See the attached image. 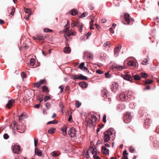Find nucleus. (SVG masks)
<instances>
[{
  "instance_id": "412c9836",
  "label": "nucleus",
  "mask_w": 159,
  "mask_h": 159,
  "mask_svg": "<svg viewBox=\"0 0 159 159\" xmlns=\"http://www.w3.org/2000/svg\"><path fill=\"white\" fill-rule=\"evenodd\" d=\"M78 11L76 9H73L70 11V14L72 16H75L78 14Z\"/></svg>"
},
{
  "instance_id": "ea45409f",
  "label": "nucleus",
  "mask_w": 159,
  "mask_h": 159,
  "mask_svg": "<svg viewBox=\"0 0 159 159\" xmlns=\"http://www.w3.org/2000/svg\"><path fill=\"white\" fill-rule=\"evenodd\" d=\"M34 87H36L37 88V89L39 88L40 86V84H39V83L38 82L34 83Z\"/></svg>"
},
{
  "instance_id": "338daca9",
  "label": "nucleus",
  "mask_w": 159,
  "mask_h": 159,
  "mask_svg": "<svg viewBox=\"0 0 159 159\" xmlns=\"http://www.w3.org/2000/svg\"><path fill=\"white\" fill-rule=\"evenodd\" d=\"M89 8L91 10H93L94 9V7L92 5H90L89 6Z\"/></svg>"
},
{
  "instance_id": "72a5a7b5",
  "label": "nucleus",
  "mask_w": 159,
  "mask_h": 159,
  "mask_svg": "<svg viewBox=\"0 0 159 159\" xmlns=\"http://www.w3.org/2000/svg\"><path fill=\"white\" fill-rule=\"evenodd\" d=\"M58 123V121L57 120H54L53 121H49L47 123V124H57Z\"/></svg>"
},
{
  "instance_id": "423d86ee",
  "label": "nucleus",
  "mask_w": 159,
  "mask_h": 159,
  "mask_svg": "<svg viewBox=\"0 0 159 159\" xmlns=\"http://www.w3.org/2000/svg\"><path fill=\"white\" fill-rule=\"evenodd\" d=\"M72 78L74 79L80 80H86L88 79L87 77L80 74L79 75H72Z\"/></svg>"
},
{
  "instance_id": "052dcab7",
  "label": "nucleus",
  "mask_w": 159,
  "mask_h": 159,
  "mask_svg": "<svg viewBox=\"0 0 159 159\" xmlns=\"http://www.w3.org/2000/svg\"><path fill=\"white\" fill-rule=\"evenodd\" d=\"M59 88L61 89L60 93H61L63 92L64 87L61 85L59 86Z\"/></svg>"
},
{
  "instance_id": "7ed1b4c3",
  "label": "nucleus",
  "mask_w": 159,
  "mask_h": 159,
  "mask_svg": "<svg viewBox=\"0 0 159 159\" xmlns=\"http://www.w3.org/2000/svg\"><path fill=\"white\" fill-rule=\"evenodd\" d=\"M14 127H15L18 131L20 133H23L25 131L26 128L25 125L20 121L17 124L16 122H13Z\"/></svg>"
},
{
  "instance_id": "864d4df0",
  "label": "nucleus",
  "mask_w": 159,
  "mask_h": 159,
  "mask_svg": "<svg viewBox=\"0 0 159 159\" xmlns=\"http://www.w3.org/2000/svg\"><path fill=\"white\" fill-rule=\"evenodd\" d=\"M83 69V70H83L84 71H85L86 72L89 73V71L86 67L84 66Z\"/></svg>"
},
{
  "instance_id": "39448f33",
  "label": "nucleus",
  "mask_w": 159,
  "mask_h": 159,
  "mask_svg": "<svg viewBox=\"0 0 159 159\" xmlns=\"http://www.w3.org/2000/svg\"><path fill=\"white\" fill-rule=\"evenodd\" d=\"M75 130L74 128H70V137L71 139L73 142H75L76 139V136L75 135Z\"/></svg>"
},
{
  "instance_id": "09e8293b",
  "label": "nucleus",
  "mask_w": 159,
  "mask_h": 159,
  "mask_svg": "<svg viewBox=\"0 0 159 159\" xmlns=\"http://www.w3.org/2000/svg\"><path fill=\"white\" fill-rule=\"evenodd\" d=\"M51 105L49 103H47L45 104V106L48 109H49L51 107Z\"/></svg>"
},
{
  "instance_id": "8fccbe9b",
  "label": "nucleus",
  "mask_w": 159,
  "mask_h": 159,
  "mask_svg": "<svg viewBox=\"0 0 159 159\" xmlns=\"http://www.w3.org/2000/svg\"><path fill=\"white\" fill-rule=\"evenodd\" d=\"M129 151L132 152L133 153L135 151V149L134 148H133L132 147H130L129 148Z\"/></svg>"
},
{
  "instance_id": "6e6d98bb",
  "label": "nucleus",
  "mask_w": 159,
  "mask_h": 159,
  "mask_svg": "<svg viewBox=\"0 0 159 159\" xmlns=\"http://www.w3.org/2000/svg\"><path fill=\"white\" fill-rule=\"evenodd\" d=\"M87 57L88 58L92 59L93 57V55L92 54H89V55L87 56Z\"/></svg>"
},
{
  "instance_id": "4468645a",
  "label": "nucleus",
  "mask_w": 159,
  "mask_h": 159,
  "mask_svg": "<svg viewBox=\"0 0 159 159\" xmlns=\"http://www.w3.org/2000/svg\"><path fill=\"white\" fill-rule=\"evenodd\" d=\"M97 120L96 116L94 115H92L90 119L88 121L87 123L90 124H93Z\"/></svg>"
},
{
  "instance_id": "ddd939ff",
  "label": "nucleus",
  "mask_w": 159,
  "mask_h": 159,
  "mask_svg": "<svg viewBox=\"0 0 159 159\" xmlns=\"http://www.w3.org/2000/svg\"><path fill=\"white\" fill-rule=\"evenodd\" d=\"M15 100L11 99L8 100L7 103L6 105V107L8 109H10L13 105V104L15 102Z\"/></svg>"
},
{
  "instance_id": "6ab92c4d",
  "label": "nucleus",
  "mask_w": 159,
  "mask_h": 159,
  "mask_svg": "<svg viewBox=\"0 0 159 159\" xmlns=\"http://www.w3.org/2000/svg\"><path fill=\"white\" fill-rule=\"evenodd\" d=\"M79 85L83 88H86L87 87V84L86 82L82 81L79 83Z\"/></svg>"
},
{
  "instance_id": "a211bd4d",
  "label": "nucleus",
  "mask_w": 159,
  "mask_h": 159,
  "mask_svg": "<svg viewBox=\"0 0 159 159\" xmlns=\"http://www.w3.org/2000/svg\"><path fill=\"white\" fill-rule=\"evenodd\" d=\"M124 18L125 19V20L127 22V24L128 25H129V24L130 17L129 15L127 13H125L124 15Z\"/></svg>"
},
{
  "instance_id": "0e129e2a",
  "label": "nucleus",
  "mask_w": 159,
  "mask_h": 159,
  "mask_svg": "<svg viewBox=\"0 0 159 159\" xmlns=\"http://www.w3.org/2000/svg\"><path fill=\"white\" fill-rule=\"evenodd\" d=\"M109 31H110L111 33H112L113 34L114 33V31L113 30L112 28L111 27L109 28Z\"/></svg>"
},
{
  "instance_id": "f257e3e1",
  "label": "nucleus",
  "mask_w": 159,
  "mask_h": 159,
  "mask_svg": "<svg viewBox=\"0 0 159 159\" xmlns=\"http://www.w3.org/2000/svg\"><path fill=\"white\" fill-rule=\"evenodd\" d=\"M69 28V21L68 20L67 23L65 26V29L63 30V32L64 34V36L66 41V46L63 49V52L66 53H70V48L69 47V43H68L70 38Z\"/></svg>"
},
{
  "instance_id": "774afa93",
  "label": "nucleus",
  "mask_w": 159,
  "mask_h": 159,
  "mask_svg": "<svg viewBox=\"0 0 159 159\" xmlns=\"http://www.w3.org/2000/svg\"><path fill=\"white\" fill-rule=\"evenodd\" d=\"M123 159H128V157L126 155H123L122 157Z\"/></svg>"
},
{
  "instance_id": "cd10ccee",
  "label": "nucleus",
  "mask_w": 159,
  "mask_h": 159,
  "mask_svg": "<svg viewBox=\"0 0 159 159\" xmlns=\"http://www.w3.org/2000/svg\"><path fill=\"white\" fill-rule=\"evenodd\" d=\"M36 60L35 59L33 58H31L30 61V66H34Z\"/></svg>"
},
{
  "instance_id": "b1692460",
  "label": "nucleus",
  "mask_w": 159,
  "mask_h": 159,
  "mask_svg": "<svg viewBox=\"0 0 159 159\" xmlns=\"http://www.w3.org/2000/svg\"><path fill=\"white\" fill-rule=\"evenodd\" d=\"M67 128V127L65 126L61 129V130L62 131V134L64 135H65L66 134V129Z\"/></svg>"
},
{
  "instance_id": "69168bd1",
  "label": "nucleus",
  "mask_w": 159,
  "mask_h": 159,
  "mask_svg": "<svg viewBox=\"0 0 159 159\" xmlns=\"http://www.w3.org/2000/svg\"><path fill=\"white\" fill-rule=\"evenodd\" d=\"M95 25L96 26V28L98 29V30H99L100 28V26L97 24H95Z\"/></svg>"
},
{
  "instance_id": "13d9d810",
  "label": "nucleus",
  "mask_w": 159,
  "mask_h": 159,
  "mask_svg": "<svg viewBox=\"0 0 159 159\" xmlns=\"http://www.w3.org/2000/svg\"><path fill=\"white\" fill-rule=\"evenodd\" d=\"M106 115H104L103 117V119H102V121L103 122L105 123L106 122Z\"/></svg>"
},
{
  "instance_id": "680f3d73",
  "label": "nucleus",
  "mask_w": 159,
  "mask_h": 159,
  "mask_svg": "<svg viewBox=\"0 0 159 159\" xmlns=\"http://www.w3.org/2000/svg\"><path fill=\"white\" fill-rule=\"evenodd\" d=\"M105 76L107 78H110L111 77V75L109 74L108 73H107L105 74Z\"/></svg>"
},
{
  "instance_id": "49530a36",
  "label": "nucleus",
  "mask_w": 159,
  "mask_h": 159,
  "mask_svg": "<svg viewBox=\"0 0 159 159\" xmlns=\"http://www.w3.org/2000/svg\"><path fill=\"white\" fill-rule=\"evenodd\" d=\"M25 12L27 13H30V10L29 8H26L24 9Z\"/></svg>"
},
{
  "instance_id": "f03ea898",
  "label": "nucleus",
  "mask_w": 159,
  "mask_h": 159,
  "mask_svg": "<svg viewBox=\"0 0 159 159\" xmlns=\"http://www.w3.org/2000/svg\"><path fill=\"white\" fill-rule=\"evenodd\" d=\"M120 98L122 101H129L131 99V93L129 92H122L120 95Z\"/></svg>"
},
{
  "instance_id": "79ce46f5",
  "label": "nucleus",
  "mask_w": 159,
  "mask_h": 159,
  "mask_svg": "<svg viewBox=\"0 0 159 159\" xmlns=\"http://www.w3.org/2000/svg\"><path fill=\"white\" fill-rule=\"evenodd\" d=\"M106 90H102V94L103 95V96L104 97H107V93H106Z\"/></svg>"
},
{
  "instance_id": "0eeeda50",
  "label": "nucleus",
  "mask_w": 159,
  "mask_h": 159,
  "mask_svg": "<svg viewBox=\"0 0 159 159\" xmlns=\"http://www.w3.org/2000/svg\"><path fill=\"white\" fill-rule=\"evenodd\" d=\"M132 119L131 116L129 113H126L124 117V121L126 124L129 123Z\"/></svg>"
},
{
  "instance_id": "3c124183",
  "label": "nucleus",
  "mask_w": 159,
  "mask_h": 159,
  "mask_svg": "<svg viewBox=\"0 0 159 159\" xmlns=\"http://www.w3.org/2000/svg\"><path fill=\"white\" fill-rule=\"evenodd\" d=\"M3 138L5 139H8L9 136L7 134H5L3 135Z\"/></svg>"
},
{
  "instance_id": "c85d7f7f",
  "label": "nucleus",
  "mask_w": 159,
  "mask_h": 159,
  "mask_svg": "<svg viewBox=\"0 0 159 159\" xmlns=\"http://www.w3.org/2000/svg\"><path fill=\"white\" fill-rule=\"evenodd\" d=\"M75 105L77 108H79L81 105V103L79 101L77 100L75 101Z\"/></svg>"
},
{
  "instance_id": "c756f323",
  "label": "nucleus",
  "mask_w": 159,
  "mask_h": 159,
  "mask_svg": "<svg viewBox=\"0 0 159 159\" xmlns=\"http://www.w3.org/2000/svg\"><path fill=\"white\" fill-rule=\"evenodd\" d=\"M140 75L143 78H147L148 76V75L145 73L142 72L140 73Z\"/></svg>"
},
{
  "instance_id": "2f4dec72",
  "label": "nucleus",
  "mask_w": 159,
  "mask_h": 159,
  "mask_svg": "<svg viewBox=\"0 0 159 159\" xmlns=\"http://www.w3.org/2000/svg\"><path fill=\"white\" fill-rule=\"evenodd\" d=\"M43 31L45 32L46 33H50L53 32L52 30L48 28H44V29Z\"/></svg>"
},
{
  "instance_id": "f704fd0d",
  "label": "nucleus",
  "mask_w": 159,
  "mask_h": 159,
  "mask_svg": "<svg viewBox=\"0 0 159 159\" xmlns=\"http://www.w3.org/2000/svg\"><path fill=\"white\" fill-rule=\"evenodd\" d=\"M88 14V13L87 12H84L82 13L81 15L79 16V18H81L85 17L86 15Z\"/></svg>"
},
{
  "instance_id": "58836bf2",
  "label": "nucleus",
  "mask_w": 159,
  "mask_h": 159,
  "mask_svg": "<svg viewBox=\"0 0 159 159\" xmlns=\"http://www.w3.org/2000/svg\"><path fill=\"white\" fill-rule=\"evenodd\" d=\"M25 116V114L23 113L18 116L19 120V121H20L22 119V117H24Z\"/></svg>"
},
{
  "instance_id": "4d7b16f0",
  "label": "nucleus",
  "mask_w": 159,
  "mask_h": 159,
  "mask_svg": "<svg viewBox=\"0 0 159 159\" xmlns=\"http://www.w3.org/2000/svg\"><path fill=\"white\" fill-rule=\"evenodd\" d=\"M21 75L22 77L23 78H25L26 77V75L24 72L21 73Z\"/></svg>"
},
{
  "instance_id": "aec40b11",
  "label": "nucleus",
  "mask_w": 159,
  "mask_h": 159,
  "mask_svg": "<svg viewBox=\"0 0 159 159\" xmlns=\"http://www.w3.org/2000/svg\"><path fill=\"white\" fill-rule=\"evenodd\" d=\"M35 154L39 156H40L42 155V153L41 150L36 148L35 149Z\"/></svg>"
},
{
  "instance_id": "9d476101",
  "label": "nucleus",
  "mask_w": 159,
  "mask_h": 159,
  "mask_svg": "<svg viewBox=\"0 0 159 159\" xmlns=\"http://www.w3.org/2000/svg\"><path fill=\"white\" fill-rule=\"evenodd\" d=\"M12 149L14 153L19 154L20 150V147L19 145H15L12 146Z\"/></svg>"
},
{
  "instance_id": "9b49d317",
  "label": "nucleus",
  "mask_w": 159,
  "mask_h": 159,
  "mask_svg": "<svg viewBox=\"0 0 159 159\" xmlns=\"http://www.w3.org/2000/svg\"><path fill=\"white\" fill-rule=\"evenodd\" d=\"M121 45H119V46L115 48L114 51L115 57H117L119 55L120 50L121 49Z\"/></svg>"
},
{
  "instance_id": "1a4fd4ad",
  "label": "nucleus",
  "mask_w": 159,
  "mask_h": 159,
  "mask_svg": "<svg viewBox=\"0 0 159 159\" xmlns=\"http://www.w3.org/2000/svg\"><path fill=\"white\" fill-rule=\"evenodd\" d=\"M71 26L72 28H74L75 26H78V28L79 29V31L81 33L82 31V28L83 27L84 25L82 24L81 25H78V22H73L71 24Z\"/></svg>"
},
{
  "instance_id": "e433bc0d",
  "label": "nucleus",
  "mask_w": 159,
  "mask_h": 159,
  "mask_svg": "<svg viewBox=\"0 0 159 159\" xmlns=\"http://www.w3.org/2000/svg\"><path fill=\"white\" fill-rule=\"evenodd\" d=\"M51 96L50 95L49 96H46L45 97L43 100L44 102H46L47 101L51 99Z\"/></svg>"
},
{
  "instance_id": "dca6fc26",
  "label": "nucleus",
  "mask_w": 159,
  "mask_h": 159,
  "mask_svg": "<svg viewBox=\"0 0 159 159\" xmlns=\"http://www.w3.org/2000/svg\"><path fill=\"white\" fill-rule=\"evenodd\" d=\"M122 77L125 80L129 81L132 80L133 79L132 77L130 75L128 74L123 75H122Z\"/></svg>"
},
{
  "instance_id": "c03bdc74",
  "label": "nucleus",
  "mask_w": 159,
  "mask_h": 159,
  "mask_svg": "<svg viewBox=\"0 0 159 159\" xmlns=\"http://www.w3.org/2000/svg\"><path fill=\"white\" fill-rule=\"evenodd\" d=\"M148 60L147 58H145L143 61L142 62V64L143 65H146L147 64Z\"/></svg>"
},
{
  "instance_id": "4c0bfd02",
  "label": "nucleus",
  "mask_w": 159,
  "mask_h": 159,
  "mask_svg": "<svg viewBox=\"0 0 159 159\" xmlns=\"http://www.w3.org/2000/svg\"><path fill=\"white\" fill-rule=\"evenodd\" d=\"M85 63L84 62L81 63L80 65L79 66V68L81 70H83V68L84 67Z\"/></svg>"
},
{
  "instance_id": "bf43d9fd",
  "label": "nucleus",
  "mask_w": 159,
  "mask_h": 159,
  "mask_svg": "<svg viewBox=\"0 0 159 159\" xmlns=\"http://www.w3.org/2000/svg\"><path fill=\"white\" fill-rule=\"evenodd\" d=\"M93 157L94 159H101L100 157L97 156L96 155H94Z\"/></svg>"
},
{
  "instance_id": "f3484780",
  "label": "nucleus",
  "mask_w": 159,
  "mask_h": 159,
  "mask_svg": "<svg viewBox=\"0 0 159 159\" xmlns=\"http://www.w3.org/2000/svg\"><path fill=\"white\" fill-rule=\"evenodd\" d=\"M89 151H91L93 155H97L99 153V152H98L96 149L95 148H93V147H90L89 150Z\"/></svg>"
},
{
  "instance_id": "603ef678",
  "label": "nucleus",
  "mask_w": 159,
  "mask_h": 159,
  "mask_svg": "<svg viewBox=\"0 0 159 159\" xmlns=\"http://www.w3.org/2000/svg\"><path fill=\"white\" fill-rule=\"evenodd\" d=\"M96 73L99 74H102L103 73V71H101L100 70H96Z\"/></svg>"
},
{
  "instance_id": "473e14b6",
  "label": "nucleus",
  "mask_w": 159,
  "mask_h": 159,
  "mask_svg": "<svg viewBox=\"0 0 159 159\" xmlns=\"http://www.w3.org/2000/svg\"><path fill=\"white\" fill-rule=\"evenodd\" d=\"M133 76L135 80H139L140 79V76L138 75H134Z\"/></svg>"
},
{
  "instance_id": "393cba45",
  "label": "nucleus",
  "mask_w": 159,
  "mask_h": 159,
  "mask_svg": "<svg viewBox=\"0 0 159 159\" xmlns=\"http://www.w3.org/2000/svg\"><path fill=\"white\" fill-rule=\"evenodd\" d=\"M38 82L40 84V85L42 84H43L44 85H46L47 84V81L45 79L40 80Z\"/></svg>"
},
{
  "instance_id": "2eb2a0df",
  "label": "nucleus",
  "mask_w": 159,
  "mask_h": 159,
  "mask_svg": "<svg viewBox=\"0 0 159 159\" xmlns=\"http://www.w3.org/2000/svg\"><path fill=\"white\" fill-rule=\"evenodd\" d=\"M113 68L119 70H123L125 69L126 67L125 66H122L118 65H115L113 66Z\"/></svg>"
},
{
  "instance_id": "6e6552de",
  "label": "nucleus",
  "mask_w": 159,
  "mask_h": 159,
  "mask_svg": "<svg viewBox=\"0 0 159 159\" xmlns=\"http://www.w3.org/2000/svg\"><path fill=\"white\" fill-rule=\"evenodd\" d=\"M106 147L109 148L110 147V145L106 143L105 144V146H102V152L106 155H109V150L108 149H107Z\"/></svg>"
},
{
  "instance_id": "37998d69",
  "label": "nucleus",
  "mask_w": 159,
  "mask_h": 159,
  "mask_svg": "<svg viewBox=\"0 0 159 159\" xmlns=\"http://www.w3.org/2000/svg\"><path fill=\"white\" fill-rule=\"evenodd\" d=\"M34 145L35 147L37 146V144L38 143V139L37 138H35L34 139Z\"/></svg>"
},
{
  "instance_id": "20e7f679",
  "label": "nucleus",
  "mask_w": 159,
  "mask_h": 159,
  "mask_svg": "<svg viewBox=\"0 0 159 159\" xmlns=\"http://www.w3.org/2000/svg\"><path fill=\"white\" fill-rule=\"evenodd\" d=\"M111 129H109L107 131L104 133V142H108L110 139V136L112 135L113 133L111 131Z\"/></svg>"
},
{
  "instance_id": "a19ab883",
  "label": "nucleus",
  "mask_w": 159,
  "mask_h": 159,
  "mask_svg": "<svg viewBox=\"0 0 159 159\" xmlns=\"http://www.w3.org/2000/svg\"><path fill=\"white\" fill-rule=\"evenodd\" d=\"M153 80H151L148 79L145 81V84H151L152 83Z\"/></svg>"
},
{
  "instance_id": "bb28decb",
  "label": "nucleus",
  "mask_w": 159,
  "mask_h": 159,
  "mask_svg": "<svg viewBox=\"0 0 159 159\" xmlns=\"http://www.w3.org/2000/svg\"><path fill=\"white\" fill-rule=\"evenodd\" d=\"M56 129L54 128L51 127L48 131V133L50 134H53L55 133Z\"/></svg>"
},
{
  "instance_id": "c9c22d12",
  "label": "nucleus",
  "mask_w": 159,
  "mask_h": 159,
  "mask_svg": "<svg viewBox=\"0 0 159 159\" xmlns=\"http://www.w3.org/2000/svg\"><path fill=\"white\" fill-rule=\"evenodd\" d=\"M37 38L39 40H42L43 39V37L41 34H37Z\"/></svg>"
},
{
  "instance_id": "5701e85b",
  "label": "nucleus",
  "mask_w": 159,
  "mask_h": 159,
  "mask_svg": "<svg viewBox=\"0 0 159 159\" xmlns=\"http://www.w3.org/2000/svg\"><path fill=\"white\" fill-rule=\"evenodd\" d=\"M118 88V87L117 85L115 84H113L112 87L111 88V90L114 93H115L117 90V89Z\"/></svg>"
},
{
  "instance_id": "a18cd8bd",
  "label": "nucleus",
  "mask_w": 159,
  "mask_h": 159,
  "mask_svg": "<svg viewBox=\"0 0 159 159\" xmlns=\"http://www.w3.org/2000/svg\"><path fill=\"white\" fill-rule=\"evenodd\" d=\"M76 35V33L75 31L70 30V36L71 35L75 36Z\"/></svg>"
},
{
  "instance_id": "de8ad7c7",
  "label": "nucleus",
  "mask_w": 159,
  "mask_h": 159,
  "mask_svg": "<svg viewBox=\"0 0 159 159\" xmlns=\"http://www.w3.org/2000/svg\"><path fill=\"white\" fill-rule=\"evenodd\" d=\"M51 154L52 156H58V155L57 154V152H56V151H54L52 152L51 153Z\"/></svg>"
},
{
  "instance_id": "a878e982",
  "label": "nucleus",
  "mask_w": 159,
  "mask_h": 159,
  "mask_svg": "<svg viewBox=\"0 0 159 159\" xmlns=\"http://www.w3.org/2000/svg\"><path fill=\"white\" fill-rule=\"evenodd\" d=\"M42 91L43 92H45L46 93H48L49 92V90L48 88L45 86H43L42 87Z\"/></svg>"
},
{
  "instance_id": "7c9ffc66",
  "label": "nucleus",
  "mask_w": 159,
  "mask_h": 159,
  "mask_svg": "<svg viewBox=\"0 0 159 159\" xmlns=\"http://www.w3.org/2000/svg\"><path fill=\"white\" fill-rule=\"evenodd\" d=\"M83 155L84 157L88 159L89 158V151H87L86 152H84L83 153Z\"/></svg>"
},
{
  "instance_id": "5fc2aeb1",
  "label": "nucleus",
  "mask_w": 159,
  "mask_h": 159,
  "mask_svg": "<svg viewBox=\"0 0 159 159\" xmlns=\"http://www.w3.org/2000/svg\"><path fill=\"white\" fill-rule=\"evenodd\" d=\"M110 43L108 41L107 42H106L103 44V46H108L109 47V45H110Z\"/></svg>"
},
{
  "instance_id": "4be33fe9",
  "label": "nucleus",
  "mask_w": 159,
  "mask_h": 159,
  "mask_svg": "<svg viewBox=\"0 0 159 159\" xmlns=\"http://www.w3.org/2000/svg\"><path fill=\"white\" fill-rule=\"evenodd\" d=\"M9 11H11V12L10 13V14L12 16H13L14 15V13L15 11V8L14 7H13L12 8H8V11L9 12Z\"/></svg>"
},
{
  "instance_id": "e2e57ef3",
  "label": "nucleus",
  "mask_w": 159,
  "mask_h": 159,
  "mask_svg": "<svg viewBox=\"0 0 159 159\" xmlns=\"http://www.w3.org/2000/svg\"><path fill=\"white\" fill-rule=\"evenodd\" d=\"M31 15V14L30 13H29L27 15V16L25 17V19L26 20H27L29 19V17Z\"/></svg>"
},
{
  "instance_id": "f8f14e48",
  "label": "nucleus",
  "mask_w": 159,
  "mask_h": 159,
  "mask_svg": "<svg viewBox=\"0 0 159 159\" xmlns=\"http://www.w3.org/2000/svg\"><path fill=\"white\" fill-rule=\"evenodd\" d=\"M128 65L129 66L132 67L133 68H137V62L136 61H129L127 63Z\"/></svg>"
}]
</instances>
